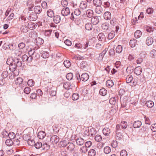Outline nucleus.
I'll return each mask as SVG.
<instances>
[{
	"instance_id": "f257e3e1",
	"label": "nucleus",
	"mask_w": 156,
	"mask_h": 156,
	"mask_svg": "<svg viewBox=\"0 0 156 156\" xmlns=\"http://www.w3.org/2000/svg\"><path fill=\"white\" fill-rule=\"evenodd\" d=\"M79 77L77 76L78 80L80 81L81 80L83 81H86L89 78V76L87 73H83L80 77V75H78Z\"/></svg>"
},
{
	"instance_id": "f03ea898",
	"label": "nucleus",
	"mask_w": 156,
	"mask_h": 156,
	"mask_svg": "<svg viewBox=\"0 0 156 156\" xmlns=\"http://www.w3.org/2000/svg\"><path fill=\"white\" fill-rule=\"evenodd\" d=\"M15 59H14L12 57L8 59L6 63L10 66V67H12L13 69H16V66H14L15 64Z\"/></svg>"
},
{
	"instance_id": "7ed1b4c3",
	"label": "nucleus",
	"mask_w": 156,
	"mask_h": 156,
	"mask_svg": "<svg viewBox=\"0 0 156 156\" xmlns=\"http://www.w3.org/2000/svg\"><path fill=\"white\" fill-rule=\"evenodd\" d=\"M50 141L52 144H56L58 142L59 138L56 135H53L51 137Z\"/></svg>"
},
{
	"instance_id": "20e7f679",
	"label": "nucleus",
	"mask_w": 156,
	"mask_h": 156,
	"mask_svg": "<svg viewBox=\"0 0 156 156\" xmlns=\"http://www.w3.org/2000/svg\"><path fill=\"white\" fill-rule=\"evenodd\" d=\"M37 18V14L34 12H32L30 14L28 19L30 21H34L36 20Z\"/></svg>"
},
{
	"instance_id": "39448f33",
	"label": "nucleus",
	"mask_w": 156,
	"mask_h": 156,
	"mask_svg": "<svg viewBox=\"0 0 156 156\" xmlns=\"http://www.w3.org/2000/svg\"><path fill=\"white\" fill-rule=\"evenodd\" d=\"M70 13V10L68 7L64 8L62 10V15L64 16H67Z\"/></svg>"
},
{
	"instance_id": "423d86ee",
	"label": "nucleus",
	"mask_w": 156,
	"mask_h": 156,
	"mask_svg": "<svg viewBox=\"0 0 156 156\" xmlns=\"http://www.w3.org/2000/svg\"><path fill=\"white\" fill-rule=\"evenodd\" d=\"M99 17L97 16H93L91 20L92 24L94 25L97 24L99 22Z\"/></svg>"
},
{
	"instance_id": "0eeeda50",
	"label": "nucleus",
	"mask_w": 156,
	"mask_h": 156,
	"mask_svg": "<svg viewBox=\"0 0 156 156\" xmlns=\"http://www.w3.org/2000/svg\"><path fill=\"white\" fill-rule=\"evenodd\" d=\"M134 72L136 75H140L142 72V69L141 67L140 66L136 67L134 69Z\"/></svg>"
},
{
	"instance_id": "6e6552de",
	"label": "nucleus",
	"mask_w": 156,
	"mask_h": 156,
	"mask_svg": "<svg viewBox=\"0 0 156 156\" xmlns=\"http://www.w3.org/2000/svg\"><path fill=\"white\" fill-rule=\"evenodd\" d=\"M153 38L151 37H148L146 40V43L147 45L149 46L151 45L153 43Z\"/></svg>"
},
{
	"instance_id": "1a4fd4ad",
	"label": "nucleus",
	"mask_w": 156,
	"mask_h": 156,
	"mask_svg": "<svg viewBox=\"0 0 156 156\" xmlns=\"http://www.w3.org/2000/svg\"><path fill=\"white\" fill-rule=\"evenodd\" d=\"M92 130H94V129L93 128L92 129H90V131H91ZM91 134L92 136H93L94 134L92 133H90V131H89L88 129H84V133H83V136H89L90 134Z\"/></svg>"
},
{
	"instance_id": "9d476101",
	"label": "nucleus",
	"mask_w": 156,
	"mask_h": 156,
	"mask_svg": "<svg viewBox=\"0 0 156 156\" xmlns=\"http://www.w3.org/2000/svg\"><path fill=\"white\" fill-rule=\"evenodd\" d=\"M117 19L116 18H113L112 20L110 21V24L114 26H115L116 30L115 31L117 32Z\"/></svg>"
},
{
	"instance_id": "9b49d317",
	"label": "nucleus",
	"mask_w": 156,
	"mask_h": 156,
	"mask_svg": "<svg viewBox=\"0 0 156 156\" xmlns=\"http://www.w3.org/2000/svg\"><path fill=\"white\" fill-rule=\"evenodd\" d=\"M45 136V132L42 131H40L37 134L38 137L40 139H43Z\"/></svg>"
},
{
	"instance_id": "f8f14e48",
	"label": "nucleus",
	"mask_w": 156,
	"mask_h": 156,
	"mask_svg": "<svg viewBox=\"0 0 156 156\" xmlns=\"http://www.w3.org/2000/svg\"><path fill=\"white\" fill-rule=\"evenodd\" d=\"M104 18L106 20H109L111 17V13L109 12H105L104 14Z\"/></svg>"
},
{
	"instance_id": "ddd939ff",
	"label": "nucleus",
	"mask_w": 156,
	"mask_h": 156,
	"mask_svg": "<svg viewBox=\"0 0 156 156\" xmlns=\"http://www.w3.org/2000/svg\"><path fill=\"white\" fill-rule=\"evenodd\" d=\"M103 11V9L101 5L96 6V8L95 9V12L96 13L100 14Z\"/></svg>"
},
{
	"instance_id": "4468645a",
	"label": "nucleus",
	"mask_w": 156,
	"mask_h": 156,
	"mask_svg": "<svg viewBox=\"0 0 156 156\" xmlns=\"http://www.w3.org/2000/svg\"><path fill=\"white\" fill-rule=\"evenodd\" d=\"M117 46H116V44L114 45L113 48L112 49H110L109 51V55L111 56H113L115 54V49L116 50V52H117Z\"/></svg>"
},
{
	"instance_id": "2eb2a0df",
	"label": "nucleus",
	"mask_w": 156,
	"mask_h": 156,
	"mask_svg": "<svg viewBox=\"0 0 156 156\" xmlns=\"http://www.w3.org/2000/svg\"><path fill=\"white\" fill-rule=\"evenodd\" d=\"M87 7V4L86 2L82 1L80 5V9L83 10H84L86 9Z\"/></svg>"
},
{
	"instance_id": "dca6fc26",
	"label": "nucleus",
	"mask_w": 156,
	"mask_h": 156,
	"mask_svg": "<svg viewBox=\"0 0 156 156\" xmlns=\"http://www.w3.org/2000/svg\"><path fill=\"white\" fill-rule=\"evenodd\" d=\"M34 10L35 13L36 14H39L42 11L41 8L40 6H37L34 8Z\"/></svg>"
},
{
	"instance_id": "f3484780",
	"label": "nucleus",
	"mask_w": 156,
	"mask_h": 156,
	"mask_svg": "<svg viewBox=\"0 0 156 156\" xmlns=\"http://www.w3.org/2000/svg\"><path fill=\"white\" fill-rule=\"evenodd\" d=\"M137 44V40L134 39H132L130 40L129 44L131 47H134Z\"/></svg>"
},
{
	"instance_id": "a211bd4d",
	"label": "nucleus",
	"mask_w": 156,
	"mask_h": 156,
	"mask_svg": "<svg viewBox=\"0 0 156 156\" xmlns=\"http://www.w3.org/2000/svg\"><path fill=\"white\" fill-rule=\"evenodd\" d=\"M76 140V144L78 145H82L84 143V140L81 138L77 139Z\"/></svg>"
},
{
	"instance_id": "6ab92c4d",
	"label": "nucleus",
	"mask_w": 156,
	"mask_h": 156,
	"mask_svg": "<svg viewBox=\"0 0 156 156\" xmlns=\"http://www.w3.org/2000/svg\"><path fill=\"white\" fill-rule=\"evenodd\" d=\"M37 27V25L34 23L31 22H29L28 25V27L31 30Z\"/></svg>"
},
{
	"instance_id": "aec40b11",
	"label": "nucleus",
	"mask_w": 156,
	"mask_h": 156,
	"mask_svg": "<svg viewBox=\"0 0 156 156\" xmlns=\"http://www.w3.org/2000/svg\"><path fill=\"white\" fill-rule=\"evenodd\" d=\"M85 27L86 30L89 31L91 30L93 28L92 23H86L85 25Z\"/></svg>"
},
{
	"instance_id": "412c9836",
	"label": "nucleus",
	"mask_w": 156,
	"mask_h": 156,
	"mask_svg": "<svg viewBox=\"0 0 156 156\" xmlns=\"http://www.w3.org/2000/svg\"><path fill=\"white\" fill-rule=\"evenodd\" d=\"M98 38L100 41H103L105 40V37L104 34L102 33H99L98 36Z\"/></svg>"
},
{
	"instance_id": "4be33fe9",
	"label": "nucleus",
	"mask_w": 156,
	"mask_h": 156,
	"mask_svg": "<svg viewBox=\"0 0 156 156\" xmlns=\"http://www.w3.org/2000/svg\"><path fill=\"white\" fill-rule=\"evenodd\" d=\"M93 3L96 6H100L102 4L101 0H93Z\"/></svg>"
},
{
	"instance_id": "5701e85b",
	"label": "nucleus",
	"mask_w": 156,
	"mask_h": 156,
	"mask_svg": "<svg viewBox=\"0 0 156 156\" xmlns=\"http://www.w3.org/2000/svg\"><path fill=\"white\" fill-rule=\"evenodd\" d=\"M145 105L147 106L149 108H151L154 105V102L151 101H146Z\"/></svg>"
},
{
	"instance_id": "b1692460",
	"label": "nucleus",
	"mask_w": 156,
	"mask_h": 156,
	"mask_svg": "<svg viewBox=\"0 0 156 156\" xmlns=\"http://www.w3.org/2000/svg\"><path fill=\"white\" fill-rule=\"evenodd\" d=\"M67 146V149L69 151H72L75 148L74 145L73 143H68Z\"/></svg>"
},
{
	"instance_id": "393cba45",
	"label": "nucleus",
	"mask_w": 156,
	"mask_h": 156,
	"mask_svg": "<svg viewBox=\"0 0 156 156\" xmlns=\"http://www.w3.org/2000/svg\"><path fill=\"white\" fill-rule=\"evenodd\" d=\"M27 5L28 7V8L30 9L34 7V3L31 0H29L27 3Z\"/></svg>"
},
{
	"instance_id": "a878e982",
	"label": "nucleus",
	"mask_w": 156,
	"mask_h": 156,
	"mask_svg": "<svg viewBox=\"0 0 156 156\" xmlns=\"http://www.w3.org/2000/svg\"><path fill=\"white\" fill-rule=\"evenodd\" d=\"M93 11L91 9H88L86 11V14L87 16L89 18L93 17Z\"/></svg>"
},
{
	"instance_id": "bb28decb",
	"label": "nucleus",
	"mask_w": 156,
	"mask_h": 156,
	"mask_svg": "<svg viewBox=\"0 0 156 156\" xmlns=\"http://www.w3.org/2000/svg\"><path fill=\"white\" fill-rule=\"evenodd\" d=\"M141 123L140 121H137L134 122L133 126L134 128H138L140 127L141 125Z\"/></svg>"
},
{
	"instance_id": "cd10ccee",
	"label": "nucleus",
	"mask_w": 156,
	"mask_h": 156,
	"mask_svg": "<svg viewBox=\"0 0 156 156\" xmlns=\"http://www.w3.org/2000/svg\"><path fill=\"white\" fill-rule=\"evenodd\" d=\"M61 17L58 15L55 16L54 17L53 21L55 23H59L60 21Z\"/></svg>"
},
{
	"instance_id": "c85d7f7f",
	"label": "nucleus",
	"mask_w": 156,
	"mask_h": 156,
	"mask_svg": "<svg viewBox=\"0 0 156 156\" xmlns=\"http://www.w3.org/2000/svg\"><path fill=\"white\" fill-rule=\"evenodd\" d=\"M142 34V33L139 30L136 31L134 33L135 37L136 38L140 37Z\"/></svg>"
},
{
	"instance_id": "c756f323",
	"label": "nucleus",
	"mask_w": 156,
	"mask_h": 156,
	"mask_svg": "<svg viewBox=\"0 0 156 156\" xmlns=\"http://www.w3.org/2000/svg\"><path fill=\"white\" fill-rule=\"evenodd\" d=\"M103 133L105 136H108L110 133V129L108 128H104L103 130Z\"/></svg>"
},
{
	"instance_id": "7c9ffc66",
	"label": "nucleus",
	"mask_w": 156,
	"mask_h": 156,
	"mask_svg": "<svg viewBox=\"0 0 156 156\" xmlns=\"http://www.w3.org/2000/svg\"><path fill=\"white\" fill-rule=\"evenodd\" d=\"M106 86L108 87H111L114 85V83L112 80H108L106 83Z\"/></svg>"
},
{
	"instance_id": "2f4dec72",
	"label": "nucleus",
	"mask_w": 156,
	"mask_h": 156,
	"mask_svg": "<svg viewBox=\"0 0 156 156\" xmlns=\"http://www.w3.org/2000/svg\"><path fill=\"white\" fill-rule=\"evenodd\" d=\"M14 66H16V69L17 67H20L22 65L21 61H19L18 59H15V62Z\"/></svg>"
},
{
	"instance_id": "473e14b6",
	"label": "nucleus",
	"mask_w": 156,
	"mask_h": 156,
	"mask_svg": "<svg viewBox=\"0 0 156 156\" xmlns=\"http://www.w3.org/2000/svg\"><path fill=\"white\" fill-rule=\"evenodd\" d=\"M36 41L37 45H41L43 44L44 42L43 40L40 37L37 38L36 39Z\"/></svg>"
},
{
	"instance_id": "72a5a7b5",
	"label": "nucleus",
	"mask_w": 156,
	"mask_h": 156,
	"mask_svg": "<svg viewBox=\"0 0 156 156\" xmlns=\"http://www.w3.org/2000/svg\"><path fill=\"white\" fill-rule=\"evenodd\" d=\"M42 148L44 150H47L49 149L50 146L46 143L42 144Z\"/></svg>"
},
{
	"instance_id": "f704fd0d",
	"label": "nucleus",
	"mask_w": 156,
	"mask_h": 156,
	"mask_svg": "<svg viewBox=\"0 0 156 156\" xmlns=\"http://www.w3.org/2000/svg\"><path fill=\"white\" fill-rule=\"evenodd\" d=\"M47 16L51 18L52 17L54 16V13L53 11L51 9H49L47 11Z\"/></svg>"
},
{
	"instance_id": "c9c22d12",
	"label": "nucleus",
	"mask_w": 156,
	"mask_h": 156,
	"mask_svg": "<svg viewBox=\"0 0 156 156\" xmlns=\"http://www.w3.org/2000/svg\"><path fill=\"white\" fill-rule=\"evenodd\" d=\"M87 66V62L86 61H82L80 65V67L82 69L86 68Z\"/></svg>"
},
{
	"instance_id": "e433bc0d",
	"label": "nucleus",
	"mask_w": 156,
	"mask_h": 156,
	"mask_svg": "<svg viewBox=\"0 0 156 156\" xmlns=\"http://www.w3.org/2000/svg\"><path fill=\"white\" fill-rule=\"evenodd\" d=\"M5 143L8 146H11L13 145V140L12 139H7Z\"/></svg>"
},
{
	"instance_id": "4c0bfd02",
	"label": "nucleus",
	"mask_w": 156,
	"mask_h": 156,
	"mask_svg": "<svg viewBox=\"0 0 156 156\" xmlns=\"http://www.w3.org/2000/svg\"><path fill=\"white\" fill-rule=\"evenodd\" d=\"M80 96L77 93H74L72 95V98L73 100H77L79 98Z\"/></svg>"
},
{
	"instance_id": "58836bf2",
	"label": "nucleus",
	"mask_w": 156,
	"mask_h": 156,
	"mask_svg": "<svg viewBox=\"0 0 156 156\" xmlns=\"http://www.w3.org/2000/svg\"><path fill=\"white\" fill-rule=\"evenodd\" d=\"M23 81V79L21 77L17 78L15 81V83L18 85H19L22 83Z\"/></svg>"
},
{
	"instance_id": "ea45409f",
	"label": "nucleus",
	"mask_w": 156,
	"mask_h": 156,
	"mask_svg": "<svg viewBox=\"0 0 156 156\" xmlns=\"http://www.w3.org/2000/svg\"><path fill=\"white\" fill-rule=\"evenodd\" d=\"M96 154V151L93 149H91L88 152L89 156H95Z\"/></svg>"
},
{
	"instance_id": "a19ab883",
	"label": "nucleus",
	"mask_w": 156,
	"mask_h": 156,
	"mask_svg": "<svg viewBox=\"0 0 156 156\" xmlns=\"http://www.w3.org/2000/svg\"><path fill=\"white\" fill-rule=\"evenodd\" d=\"M63 64L64 66L67 68H69L71 66V63L70 61L68 60L65 61Z\"/></svg>"
},
{
	"instance_id": "79ce46f5",
	"label": "nucleus",
	"mask_w": 156,
	"mask_h": 156,
	"mask_svg": "<svg viewBox=\"0 0 156 156\" xmlns=\"http://www.w3.org/2000/svg\"><path fill=\"white\" fill-rule=\"evenodd\" d=\"M99 93L102 96H104L107 93V90L105 88H102L99 90Z\"/></svg>"
},
{
	"instance_id": "37998d69",
	"label": "nucleus",
	"mask_w": 156,
	"mask_h": 156,
	"mask_svg": "<svg viewBox=\"0 0 156 156\" xmlns=\"http://www.w3.org/2000/svg\"><path fill=\"white\" fill-rule=\"evenodd\" d=\"M82 10L81 9H77L75 10L74 12V13L76 16H79L82 13Z\"/></svg>"
},
{
	"instance_id": "c03bdc74",
	"label": "nucleus",
	"mask_w": 156,
	"mask_h": 156,
	"mask_svg": "<svg viewBox=\"0 0 156 156\" xmlns=\"http://www.w3.org/2000/svg\"><path fill=\"white\" fill-rule=\"evenodd\" d=\"M28 28L26 26H22L20 28L21 31L23 33H26L28 31Z\"/></svg>"
},
{
	"instance_id": "a18cd8bd",
	"label": "nucleus",
	"mask_w": 156,
	"mask_h": 156,
	"mask_svg": "<svg viewBox=\"0 0 156 156\" xmlns=\"http://www.w3.org/2000/svg\"><path fill=\"white\" fill-rule=\"evenodd\" d=\"M49 54L48 52L46 51H44L42 53L41 56L43 58H47L49 56Z\"/></svg>"
},
{
	"instance_id": "49530a36",
	"label": "nucleus",
	"mask_w": 156,
	"mask_h": 156,
	"mask_svg": "<svg viewBox=\"0 0 156 156\" xmlns=\"http://www.w3.org/2000/svg\"><path fill=\"white\" fill-rule=\"evenodd\" d=\"M104 151L105 154H108L111 152V149L109 147H105L104 148Z\"/></svg>"
},
{
	"instance_id": "de8ad7c7",
	"label": "nucleus",
	"mask_w": 156,
	"mask_h": 156,
	"mask_svg": "<svg viewBox=\"0 0 156 156\" xmlns=\"http://www.w3.org/2000/svg\"><path fill=\"white\" fill-rule=\"evenodd\" d=\"M108 50V48H105L104 50H103L102 52L101 53L99 54V56L100 57V58L102 59L104 57L105 55L107 52V51Z\"/></svg>"
},
{
	"instance_id": "09e8293b",
	"label": "nucleus",
	"mask_w": 156,
	"mask_h": 156,
	"mask_svg": "<svg viewBox=\"0 0 156 156\" xmlns=\"http://www.w3.org/2000/svg\"><path fill=\"white\" fill-rule=\"evenodd\" d=\"M133 79V77L132 75H128L126 78V83H130L132 80Z\"/></svg>"
},
{
	"instance_id": "8fccbe9b",
	"label": "nucleus",
	"mask_w": 156,
	"mask_h": 156,
	"mask_svg": "<svg viewBox=\"0 0 156 156\" xmlns=\"http://www.w3.org/2000/svg\"><path fill=\"white\" fill-rule=\"evenodd\" d=\"M73 77V75L72 73H70L67 74L66 75V78L68 80H71Z\"/></svg>"
},
{
	"instance_id": "3c124183",
	"label": "nucleus",
	"mask_w": 156,
	"mask_h": 156,
	"mask_svg": "<svg viewBox=\"0 0 156 156\" xmlns=\"http://www.w3.org/2000/svg\"><path fill=\"white\" fill-rule=\"evenodd\" d=\"M115 35V32L114 31H112L109 34L108 38V39H111L113 38Z\"/></svg>"
},
{
	"instance_id": "603ef678",
	"label": "nucleus",
	"mask_w": 156,
	"mask_h": 156,
	"mask_svg": "<svg viewBox=\"0 0 156 156\" xmlns=\"http://www.w3.org/2000/svg\"><path fill=\"white\" fill-rule=\"evenodd\" d=\"M9 133H8L6 130H4L2 132V137L3 138H6L8 136Z\"/></svg>"
},
{
	"instance_id": "864d4df0",
	"label": "nucleus",
	"mask_w": 156,
	"mask_h": 156,
	"mask_svg": "<svg viewBox=\"0 0 156 156\" xmlns=\"http://www.w3.org/2000/svg\"><path fill=\"white\" fill-rule=\"evenodd\" d=\"M12 46V44H8L5 43H4V44L3 45V48H7L8 47L9 48L10 50H12V48H11V47Z\"/></svg>"
},
{
	"instance_id": "5fc2aeb1",
	"label": "nucleus",
	"mask_w": 156,
	"mask_h": 156,
	"mask_svg": "<svg viewBox=\"0 0 156 156\" xmlns=\"http://www.w3.org/2000/svg\"><path fill=\"white\" fill-rule=\"evenodd\" d=\"M34 146L36 149H39L42 147V144L41 142H38L35 143Z\"/></svg>"
},
{
	"instance_id": "6e6d98bb",
	"label": "nucleus",
	"mask_w": 156,
	"mask_h": 156,
	"mask_svg": "<svg viewBox=\"0 0 156 156\" xmlns=\"http://www.w3.org/2000/svg\"><path fill=\"white\" fill-rule=\"evenodd\" d=\"M102 27L104 30H107L109 27V24L106 23H104L102 25Z\"/></svg>"
},
{
	"instance_id": "4d7b16f0",
	"label": "nucleus",
	"mask_w": 156,
	"mask_h": 156,
	"mask_svg": "<svg viewBox=\"0 0 156 156\" xmlns=\"http://www.w3.org/2000/svg\"><path fill=\"white\" fill-rule=\"evenodd\" d=\"M150 56L152 58H155L156 56V50L154 49L152 50L150 52Z\"/></svg>"
},
{
	"instance_id": "13d9d810",
	"label": "nucleus",
	"mask_w": 156,
	"mask_h": 156,
	"mask_svg": "<svg viewBox=\"0 0 156 156\" xmlns=\"http://www.w3.org/2000/svg\"><path fill=\"white\" fill-rule=\"evenodd\" d=\"M121 126L123 129H125L127 127V123L125 121L122 122L121 123Z\"/></svg>"
},
{
	"instance_id": "bf43d9fd",
	"label": "nucleus",
	"mask_w": 156,
	"mask_h": 156,
	"mask_svg": "<svg viewBox=\"0 0 156 156\" xmlns=\"http://www.w3.org/2000/svg\"><path fill=\"white\" fill-rule=\"evenodd\" d=\"M15 136V134L13 132H10L9 133L8 137L10 139H12V140L14 139Z\"/></svg>"
},
{
	"instance_id": "052dcab7",
	"label": "nucleus",
	"mask_w": 156,
	"mask_h": 156,
	"mask_svg": "<svg viewBox=\"0 0 156 156\" xmlns=\"http://www.w3.org/2000/svg\"><path fill=\"white\" fill-rule=\"evenodd\" d=\"M34 84V82L32 80H29L27 82L28 85L30 87L33 86Z\"/></svg>"
},
{
	"instance_id": "680f3d73",
	"label": "nucleus",
	"mask_w": 156,
	"mask_h": 156,
	"mask_svg": "<svg viewBox=\"0 0 156 156\" xmlns=\"http://www.w3.org/2000/svg\"><path fill=\"white\" fill-rule=\"evenodd\" d=\"M87 147L86 146H83L81 147L80 149V151L82 153H85L87 151Z\"/></svg>"
},
{
	"instance_id": "e2e57ef3",
	"label": "nucleus",
	"mask_w": 156,
	"mask_h": 156,
	"mask_svg": "<svg viewBox=\"0 0 156 156\" xmlns=\"http://www.w3.org/2000/svg\"><path fill=\"white\" fill-rule=\"evenodd\" d=\"M94 139L96 141L99 142L101 140L102 137L101 135H97L95 136Z\"/></svg>"
},
{
	"instance_id": "0e129e2a",
	"label": "nucleus",
	"mask_w": 156,
	"mask_h": 156,
	"mask_svg": "<svg viewBox=\"0 0 156 156\" xmlns=\"http://www.w3.org/2000/svg\"><path fill=\"white\" fill-rule=\"evenodd\" d=\"M109 103L112 105H115L116 104V99L115 98H112L109 100Z\"/></svg>"
},
{
	"instance_id": "69168bd1",
	"label": "nucleus",
	"mask_w": 156,
	"mask_h": 156,
	"mask_svg": "<svg viewBox=\"0 0 156 156\" xmlns=\"http://www.w3.org/2000/svg\"><path fill=\"white\" fill-rule=\"evenodd\" d=\"M154 10L152 8H149L147 9L146 10V13L149 15L151 14L153 12Z\"/></svg>"
},
{
	"instance_id": "338daca9",
	"label": "nucleus",
	"mask_w": 156,
	"mask_h": 156,
	"mask_svg": "<svg viewBox=\"0 0 156 156\" xmlns=\"http://www.w3.org/2000/svg\"><path fill=\"white\" fill-rule=\"evenodd\" d=\"M103 6L105 8H108L110 6V3L108 1H106L103 2Z\"/></svg>"
},
{
	"instance_id": "774afa93",
	"label": "nucleus",
	"mask_w": 156,
	"mask_h": 156,
	"mask_svg": "<svg viewBox=\"0 0 156 156\" xmlns=\"http://www.w3.org/2000/svg\"><path fill=\"white\" fill-rule=\"evenodd\" d=\"M28 144L30 146H32L34 145L35 142L34 141L33 139H30L29 140H28L27 142Z\"/></svg>"
}]
</instances>
